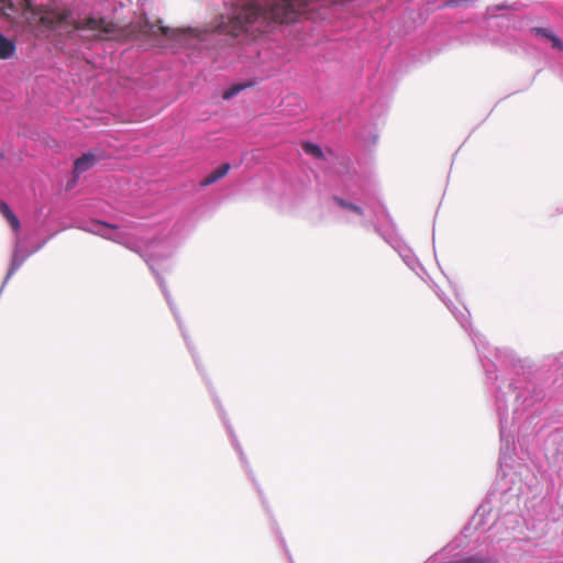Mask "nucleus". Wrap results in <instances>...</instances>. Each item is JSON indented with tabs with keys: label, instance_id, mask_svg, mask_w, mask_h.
<instances>
[{
	"label": "nucleus",
	"instance_id": "obj_1",
	"mask_svg": "<svg viewBox=\"0 0 563 563\" xmlns=\"http://www.w3.org/2000/svg\"><path fill=\"white\" fill-rule=\"evenodd\" d=\"M305 0H241L231 15H222L211 29H172L151 22L146 16L131 24L135 37H155L159 32L179 48L189 52L192 62L210 56L214 62L231 63L238 57L258 67L261 77H271L285 60L279 34L303 40L310 30Z\"/></svg>",
	"mask_w": 563,
	"mask_h": 563
},
{
	"label": "nucleus",
	"instance_id": "obj_2",
	"mask_svg": "<svg viewBox=\"0 0 563 563\" xmlns=\"http://www.w3.org/2000/svg\"><path fill=\"white\" fill-rule=\"evenodd\" d=\"M473 343L499 422V463L508 464L516 449V437L525 440L542 430L549 377L531 360L519 357L510 349H490L483 335L474 334Z\"/></svg>",
	"mask_w": 563,
	"mask_h": 563
},
{
	"label": "nucleus",
	"instance_id": "obj_3",
	"mask_svg": "<svg viewBox=\"0 0 563 563\" xmlns=\"http://www.w3.org/2000/svg\"><path fill=\"white\" fill-rule=\"evenodd\" d=\"M340 187L330 198V210L350 224L374 227L376 233L400 256L406 266L422 280L430 278L412 249L399 236L386 207L364 185L363 178L350 170V158L336 157Z\"/></svg>",
	"mask_w": 563,
	"mask_h": 563
},
{
	"label": "nucleus",
	"instance_id": "obj_4",
	"mask_svg": "<svg viewBox=\"0 0 563 563\" xmlns=\"http://www.w3.org/2000/svg\"><path fill=\"white\" fill-rule=\"evenodd\" d=\"M85 230L92 234L99 235L103 239L115 242L118 244H122L125 247L141 254V256L144 258L153 274L156 276L157 283L164 294V297L178 323L181 335L186 342V346L188 347L190 354L192 355L197 368L200 369V364L196 356L192 343L188 336L187 330L184 328L179 313L175 307L174 301L170 298V294L166 287L163 277L159 275L157 268L159 263L169 258L178 247L180 241L176 238V235L170 234L168 236L157 238L150 243L145 253H141V251L136 249V243L131 241L126 232H124L114 224L100 220H95L88 223Z\"/></svg>",
	"mask_w": 563,
	"mask_h": 563
},
{
	"label": "nucleus",
	"instance_id": "obj_5",
	"mask_svg": "<svg viewBox=\"0 0 563 563\" xmlns=\"http://www.w3.org/2000/svg\"><path fill=\"white\" fill-rule=\"evenodd\" d=\"M311 22L331 20L341 4L336 0H305Z\"/></svg>",
	"mask_w": 563,
	"mask_h": 563
},
{
	"label": "nucleus",
	"instance_id": "obj_6",
	"mask_svg": "<svg viewBox=\"0 0 563 563\" xmlns=\"http://www.w3.org/2000/svg\"><path fill=\"white\" fill-rule=\"evenodd\" d=\"M434 292L442 300V302L448 307V309L452 312L456 321L461 324V327L468 332L470 336L473 339L474 334L482 335L476 332L472 328L471 323V314L466 307L462 306L457 308L453 305V302L445 296V294L440 289L438 285H434Z\"/></svg>",
	"mask_w": 563,
	"mask_h": 563
},
{
	"label": "nucleus",
	"instance_id": "obj_7",
	"mask_svg": "<svg viewBox=\"0 0 563 563\" xmlns=\"http://www.w3.org/2000/svg\"><path fill=\"white\" fill-rule=\"evenodd\" d=\"M434 292L442 300V302L448 307V309L452 312L456 321L461 324V327L468 332L470 336L473 339L474 334L482 335L476 332L472 328L471 323V314L466 307L462 306L457 308L453 305V302L445 296V294L440 289L438 285H434Z\"/></svg>",
	"mask_w": 563,
	"mask_h": 563
},
{
	"label": "nucleus",
	"instance_id": "obj_8",
	"mask_svg": "<svg viewBox=\"0 0 563 563\" xmlns=\"http://www.w3.org/2000/svg\"><path fill=\"white\" fill-rule=\"evenodd\" d=\"M99 161V157L92 152L84 153L74 163V174L79 177L85 172L89 170Z\"/></svg>",
	"mask_w": 563,
	"mask_h": 563
},
{
	"label": "nucleus",
	"instance_id": "obj_9",
	"mask_svg": "<svg viewBox=\"0 0 563 563\" xmlns=\"http://www.w3.org/2000/svg\"><path fill=\"white\" fill-rule=\"evenodd\" d=\"M530 33L536 37L545 38L551 42L552 48L559 52L563 51V41L547 27L533 26L530 29Z\"/></svg>",
	"mask_w": 563,
	"mask_h": 563
},
{
	"label": "nucleus",
	"instance_id": "obj_10",
	"mask_svg": "<svg viewBox=\"0 0 563 563\" xmlns=\"http://www.w3.org/2000/svg\"><path fill=\"white\" fill-rule=\"evenodd\" d=\"M439 554H434L426 563H434ZM439 563H496L495 559L487 555L473 554L455 560L439 561Z\"/></svg>",
	"mask_w": 563,
	"mask_h": 563
},
{
	"label": "nucleus",
	"instance_id": "obj_11",
	"mask_svg": "<svg viewBox=\"0 0 563 563\" xmlns=\"http://www.w3.org/2000/svg\"><path fill=\"white\" fill-rule=\"evenodd\" d=\"M130 0H80L84 10L91 9L93 11H100L110 7L114 8L117 4L122 8Z\"/></svg>",
	"mask_w": 563,
	"mask_h": 563
},
{
	"label": "nucleus",
	"instance_id": "obj_12",
	"mask_svg": "<svg viewBox=\"0 0 563 563\" xmlns=\"http://www.w3.org/2000/svg\"><path fill=\"white\" fill-rule=\"evenodd\" d=\"M220 415H221V418H222V420H223V422H224V424H225V428H227V430H228V433H229V435H230V438H231L232 444H233L234 449L236 450V452H238V453H239V455H240V460H241V462L243 463L244 468L246 470V472H247L249 474H251V473H252V471L250 470L249 462L246 461V457H245L244 452H243V450H242V448H241V445H240V443H239V441H238V439H236V435L234 434V432H233V429H232L231 424L227 421V418H225L224 411H223V409H222L221 407H220Z\"/></svg>",
	"mask_w": 563,
	"mask_h": 563
},
{
	"label": "nucleus",
	"instance_id": "obj_13",
	"mask_svg": "<svg viewBox=\"0 0 563 563\" xmlns=\"http://www.w3.org/2000/svg\"><path fill=\"white\" fill-rule=\"evenodd\" d=\"M230 168H231V165L229 163L222 164L214 172H212L205 179H202L200 183V186L207 187V186L214 184L219 179L223 178L229 173Z\"/></svg>",
	"mask_w": 563,
	"mask_h": 563
},
{
	"label": "nucleus",
	"instance_id": "obj_14",
	"mask_svg": "<svg viewBox=\"0 0 563 563\" xmlns=\"http://www.w3.org/2000/svg\"><path fill=\"white\" fill-rule=\"evenodd\" d=\"M15 42L0 33V59H9L15 54Z\"/></svg>",
	"mask_w": 563,
	"mask_h": 563
},
{
	"label": "nucleus",
	"instance_id": "obj_15",
	"mask_svg": "<svg viewBox=\"0 0 563 563\" xmlns=\"http://www.w3.org/2000/svg\"><path fill=\"white\" fill-rule=\"evenodd\" d=\"M0 213L5 218L11 228L18 232L20 229V221L18 217L10 209L9 205L5 201L0 200Z\"/></svg>",
	"mask_w": 563,
	"mask_h": 563
},
{
	"label": "nucleus",
	"instance_id": "obj_16",
	"mask_svg": "<svg viewBox=\"0 0 563 563\" xmlns=\"http://www.w3.org/2000/svg\"><path fill=\"white\" fill-rule=\"evenodd\" d=\"M489 512H490V508L486 505H482L477 508V510L473 517V521H474L476 529L485 528V526H486L485 517H486V515H489Z\"/></svg>",
	"mask_w": 563,
	"mask_h": 563
},
{
	"label": "nucleus",
	"instance_id": "obj_17",
	"mask_svg": "<svg viewBox=\"0 0 563 563\" xmlns=\"http://www.w3.org/2000/svg\"><path fill=\"white\" fill-rule=\"evenodd\" d=\"M255 84V81L234 84L223 92V99L229 100L239 95L242 90L246 89L247 87H252Z\"/></svg>",
	"mask_w": 563,
	"mask_h": 563
},
{
	"label": "nucleus",
	"instance_id": "obj_18",
	"mask_svg": "<svg viewBox=\"0 0 563 563\" xmlns=\"http://www.w3.org/2000/svg\"><path fill=\"white\" fill-rule=\"evenodd\" d=\"M302 150L306 154L311 155L318 159L324 158V153L320 145L312 142H303Z\"/></svg>",
	"mask_w": 563,
	"mask_h": 563
},
{
	"label": "nucleus",
	"instance_id": "obj_19",
	"mask_svg": "<svg viewBox=\"0 0 563 563\" xmlns=\"http://www.w3.org/2000/svg\"><path fill=\"white\" fill-rule=\"evenodd\" d=\"M249 475H250V477H251L252 482L254 483V486H255L256 490L258 492L260 496L262 497V503H265V499H263V493H262V489H261V487H260L258 483L256 482V479L254 478L253 473H251V474H249Z\"/></svg>",
	"mask_w": 563,
	"mask_h": 563
},
{
	"label": "nucleus",
	"instance_id": "obj_20",
	"mask_svg": "<svg viewBox=\"0 0 563 563\" xmlns=\"http://www.w3.org/2000/svg\"><path fill=\"white\" fill-rule=\"evenodd\" d=\"M559 433H560L559 431H555L552 435L556 438L559 435Z\"/></svg>",
	"mask_w": 563,
	"mask_h": 563
}]
</instances>
